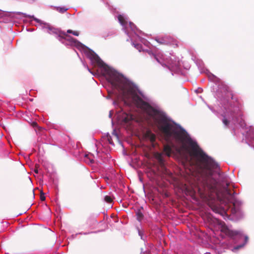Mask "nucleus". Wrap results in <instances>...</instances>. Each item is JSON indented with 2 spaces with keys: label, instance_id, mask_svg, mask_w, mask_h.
I'll list each match as a JSON object with an SVG mask.
<instances>
[{
  "label": "nucleus",
  "instance_id": "1",
  "mask_svg": "<svg viewBox=\"0 0 254 254\" xmlns=\"http://www.w3.org/2000/svg\"><path fill=\"white\" fill-rule=\"evenodd\" d=\"M106 72L108 81L118 91L125 103L132 102L137 108L141 109L152 118L166 140H169L173 136L176 143L180 145L181 150L187 148V143L190 144L192 154L196 157L202 172V186L203 190L198 188V190L200 194L203 196L215 192L218 200L221 204L227 205L232 203L234 206L236 198L233 186L228 182H226L225 184H219L212 177L213 170L217 169L219 167L218 163L206 155L196 143L192 142L185 130H178L169 122L164 113L155 109L148 103L143 100L126 78L110 69L106 70Z\"/></svg>",
  "mask_w": 254,
  "mask_h": 254
},
{
  "label": "nucleus",
  "instance_id": "2",
  "mask_svg": "<svg viewBox=\"0 0 254 254\" xmlns=\"http://www.w3.org/2000/svg\"><path fill=\"white\" fill-rule=\"evenodd\" d=\"M157 42L163 45H175L178 47L177 41L170 36H165L156 40Z\"/></svg>",
  "mask_w": 254,
  "mask_h": 254
},
{
  "label": "nucleus",
  "instance_id": "3",
  "mask_svg": "<svg viewBox=\"0 0 254 254\" xmlns=\"http://www.w3.org/2000/svg\"><path fill=\"white\" fill-rule=\"evenodd\" d=\"M221 231L230 237H233L238 234L237 232L229 229L224 222L221 224Z\"/></svg>",
  "mask_w": 254,
  "mask_h": 254
},
{
  "label": "nucleus",
  "instance_id": "4",
  "mask_svg": "<svg viewBox=\"0 0 254 254\" xmlns=\"http://www.w3.org/2000/svg\"><path fill=\"white\" fill-rule=\"evenodd\" d=\"M209 205L211 207V209L215 212V213L220 214L222 215L224 213H225V211L224 209L218 206L215 204L213 203L209 202Z\"/></svg>",
  "mask_w": 254,
  "mask_h": 254
},
{
  "label": "nucleus",
  "instance_id": "5",
  "mask_svg": "<svg viewBox=\"0 0 254 254\" xmlns=\"http://www.w3.org/2000/svg\"><path fill=\"white\" fill-rule=\"evenodd\" d=\"M145 136L152 143H153L156 140V135L150 130H147L145 133Z\"/></svg>",
  "mask_w": 254,
  "mask_h": 254
},
{
  "label": "nucleus",
  "instance_id": "6",
  "mask_svg": "<svg viewBox=\"0 0 254 254\" xmlns=\"http://www.w3.org/2000/svg\"><path fill=\"white\" fill-rule=\"evenodd\" d=\"M163 151L167 156L169 157L172 152V148L169 145L166 144L164 146Z\"/></svg>",
  "mask_w": 254,
  "mask_h": 254
},
{
  "label": "nucleus",
  "instance_id": "7",
  "mask_svg": "<svg viewBox=\"0 0 254 254\" xmlns=\"http://www.w3.org/2000/svg\"><path fill=\"white\" fill-rule=\"evenodd\" d=\"M45 29L47 30V32L49 33V34H58L59 33V32H58V29L50 26V25H47L46 27H45Z\"/></svg>",
  "mask_w": 254,
  "mask_h": 254
},
{
  "label": "nucleus",
  "instance_id": "8",
  "mask_svg": "<svg viewBox=\"0 0 254 254\" xmlns=\"http://www.w3.org/2000/svg\"><path fill=\"white\" fill-rule=\"evenodd\" d=\"M155 157L158 160L159 163L161 165H163L164 164V159L162 157V154L161 153L157 152L155 154Z\"/></svg>",
  "mask_w": 254,
  "mask_h": 254
},
{
  "label": "nucleus",
  "instance_id": "9",
  "mask_svg": "<svg viewBox=\"0 0 254 254\" xmlns=\"http://www.w3.org/2000/svg\"><path fill=\"white\" fill-rule=\"evenodd\" d=\"M226 90L230 93V95L231 96V98L232 100L234 101V102H239L238 98L235 96V95L233 93V92L230 90L229 87H226Z\"/></svg>",
  "mask_w": 254,
  "mask_h": 254
},
{
  "label": "nucleus",
  "instance_id": "10",
  "mask_svg": "<svg viewBox=\"0 0 254 254\" xmlns=\"http://www.w3.org/2000/svg\"><path fill=\"white\" fill-rule=\"evenodd\" d=\"M118 20L122 25H125L127 24V21L125 20L124 16L122 15H119L118 16Z\"/></svg>",
  "mask_w": 254,
  "mask_h": 254
},
{
  "label": "nucleus",
  "instance_id": "11",
  "mask_svg": "<svg viewBox=\"0 0 254 254\" xmlns=\"http://www.w3.org/2000/svg\"><path fill=\"white\" fill-rule=\"evenodd\" d=\"M132 116L130 115L126 114V116L123 118V121L124 122L127 123L130 121L132 120Z\"/></svg>",
  "mask_w": 254,
  "mask_h": 254
},
{
  "label": "nucleus",
  "instance_id": "12",
  "mask_svg": "<svg viewBox=\"0 0 254 254\" xmlns=\"http://www.w3.org/2000/svg\"><path fill=\"white\" fill-rule=\"evenodd\" d=\"M93 59L95 60V61L98 63L100 65H102L103 64V62L101 60V59L99 58V57L95 55L93 56Z\"/></svg>",
  "mask_w": 254,
  "mask_h": 254
},
{
  "label": "nucleus",
  "instance_id": "13",
  "mask_svg": "<svg viewBox=\"0 0 254 254\" xmlns=\"http://www.w3.org/2000/svg\"><path fill=\"white\" fill-rule=\"evenodd\" d=\"M136 215L137 216V219L138 221H141L142 219L143 215L140 210H138L136 212Z\"/></svg>",
  "mask_w": 254,
  "mask_h": 254
},
{
  "label": "nucleus",
  "instance_id": "14",
  "mask_svg": "<svg viewBox=\"0 0 254 254\" xmlns=\"http://www.w3.org/2000/svg\"><path fill=\"white\" fill-rule=\"evenodd\" d=\"M67 33H70V34H72L73 35L76 36H78L79 34V32L78 31H72L71 30H68L67 31Z\"/></svg>",
  "mask_w": 254,
  "mask_h": 254
},
{
  "label": "nucleus",
  "instance_id": "15",
  "mask_svg": "<svg viewBox=\"0 0 254 254\" xmlns=\"http://www.w3.org/2000/svg\"><path fill=\"white\" fill-rule=\"evenodd\" d=\"M104 200L106 202L109 203L112 202V201H113L112 198L110 196H108V195H106L105 196Z\"/></svg>",
  "mask_w": 254,
  "mask_h": 254
},
{
  "label": "nucleus",
  "instance_id": "16",
  "mask_svg": "<svg viewBox=\"0 0 254 254\" xmlns=\"http://www.w3.org/2000/svg\"><path fill=\"white\" fill-rule=\"evenodd\" d=\"M67 10V8H66L65 7H58L57 10L59 11L61 13H64Z\"/></svg>",
  "mask_w": 254,
  "mask_h": 254
},
{
  "label": "nucleus",
  "instance_id": "17",
  "mask_svg": "<svg viewBox=\"0 0 254 254\" xmlns=\"http://www.w3.org/2000/svg\"><path fill=\"white\" fill-rule=\"evenodd\" d=\"M223 123L226 126L228 127L230 124L229 121H228L226 118H224L222 120Z\"/></svg>",
  "mask_w": 254,
  "mask_h": 254
},
{
  "label": "nucleus",
  "instance_id": "18",
  "mask_svg": "<svg viewBox=\"0 0 254 254\" xmlns=\"http://www.w3.org/2000/svg\"><path fill=\"white\" fill-rule=\"evenodd\" d=\"M63 34L64 36V39H67V40H73V38H71L69 36H68L65 33H63Z\"/></svg>",
  "mask_w": 254,
  "mask_h": 254
},
{
  "label": "nucleus",
  "instance_id": "19",
  "mask_svg": "<svg viewBox=\"0 0 254 254\" xmlns=\"http://www.w3.org/2000/svg\"><path fill=\"white\" fill-rule=\"evenodd\" d=\"M40 199L42 201H44L46 199L44 193L42 191L40 192Z\"/></svg>",
  "mask_w": 254,
  "mask_h": 254
},
{
  "label": "nucleus",
  "instance_id": "20",
  "mask_svg": "<svg viewBox=\"0 0 254 254\" xmlns=\"http://www.w3.org/2000/svg\"><path fill=\"white\" fill-rule=\"evenodd\" d=\"M31 125L33 127H38V124L36 122H33L32 123Z\"/></svg>",
  "mask_w": 254,
  "mask_h": 254
},
{
  "label": "nucleus",
  "instance_id": "21",
  "mask_svg": "<svg viewBox=\"0 0 254 254\" xmlns=\"http://www.w3.org/2000/svg\"><path fill=\"white\" fill-rule=\"evenodd\" d=\"M32 17L33 18L34 20H35V21H37L38 22L40 21L38 19L34 17L33 16Z\"/></svg>",
  "mask_w": 254,
  "mask_h": 254
},
{
  "label": "nucleus",
  "instance_id": "22",
  "mask_svg": "<svg viewBox=\"0 0 254 254\" xmlns=\"http://www.w3.org/2000/svg\"><path fill=\"white\" fill-rule=\"evenodd\" d=\"M140 47L141 46L139 44H136L135 45V47H136L137 49L140 48Z\"/></svg>",
  "mask_w": 254,
  "mask_h": 254
},
{
  "label": "nucleus",
  "instance_id": "23",
  "mask_svg": "<svg viewBox=\"0 0 254 254\" xmlns=\"http://www.w3.org/2000/svg\"><path fill=\"white\" fill-rule=\"evenodd\" d=\"M155 59H156V61H157L158 63H161L160 61L159 60V59H158L156 57H155Z\"/></svg>",
  "mask_w": 254,
  "mask_h": 254
},
{
  "label": "nucleus",
  "instance_id": "24",
  "mask_svg": "<svg viewBox=\"0 0 254 254\" xmlns=\"http://www.w3.org/2000/svg\"><path fill=\"white\" fill-rule=\"evenodd\" d=\"M30 190L32 191L33 195H34L33 189L32 188H31Z\"/></svg>",
  "mask_w": 254,
  "mask_h": 254
},
{
  "label": "nucleus",
  "instance_id": "25",
  "mask_svg": "<svg viewBox=\"0 0 254 254\" xmlns=\"http://www.w3.org/2000/svg\"><path fill=\"white\" fill-rule=\"evenodd\" d=\"M130 25L131 26V27H132V26H134V24L132 23H130Z\"/></svg>",
  "mask_w": 254,
  "mask_h": 254
},
{
  "label": "nucleus",
  "instance_id": "26",
  "mask_svg": "<svg viewBox=\"0 0 254 254\" xmlns=\"http://www.w3.org/2000/svg\"><path fill=\"white\" fill-rule=\"evenodd\" d=\"M34 172H35L36 173H38V170H37V169H35V170H34Z\"/></svg>",
  "mask_w": 254,
  "mask_h": 254
}]
</instances>
